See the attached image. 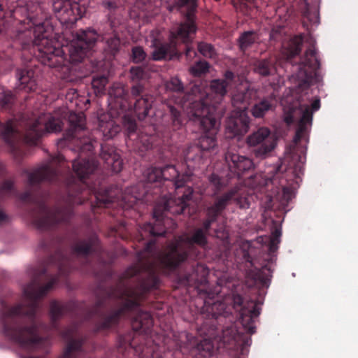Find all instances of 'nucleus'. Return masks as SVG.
I'll use <instances>...</instances> for the list:
<instances>
[{
  "label": "nucleus",
  "mask_w": 358,
  "mask_h": 358,
  "mask_svg": "<svg viewBox=\"0 0 358 358\" xmlns=\"http://www.w3.org/2000/svg\"><path fill=\"white\" fill-rule=\"evenodd\" d=\"M137 255L138 262L129 267L122 275L123 279L136 278V286L124 287L122 289L110 287L105 290L104 296H99L93 308L85 313V320H89L94 315H99L94 328L95 334L109 331L119 324L122 317H129L135 332L148 335L154 320L149 312L140 309L141 301L150 290L158 287L159 270L169 274L185 263V268L179 271L176 277L179 286L199 289L208 282V268L194 262H186L188 252L179 249L176 244L172 245L169 251L161 255L157 261L155 241L150 239L142 250L137 252Z\"/></svg>",
  "instance_id": "nucleus-1"
},
{
  "label": "nucleus",
  "mask_w": 358,
  "mask_h": 358,
  "mask_svg": "<svg viewBox=\"0 0 358 358\" xmlns=\"http://www.w3.org/2000/svg\"><path fill=\"white\" fill-rule=\"evenodd\" d=\"M68 121L69 129L64 137L59 140L58 145L72 146V150L79 153L78 158L75 159L72 163L77 178L70 176L65 180L68 192L66 206L49 208L41 202L33 211L32 224L40 231H52L59 224L68 223L73 215L72 206L85 203V195L90 191L94 192L96 201L91 204L94 212L96 211V208H109L113 203V199L107 192L103 194L97 193L86 182L98 169L99 162L93 156L94 143L96 142L88 135L84 114L70 113Z\"/></svg>",
  "instance_id": "nucleus-2"
},
{
  "label": "nucleus",
  "mask_w": 358,
  "mask_h": 358,
  "mask_svg": "<svg viewBox=\"0 0 358 358\" xmlns=\"http://www.w3.org/2000/svg\"><path fill=\"white\" fill-rule=\"evenodd\" d=\"M70 269L69 258L57 247L54 254L49 257L47 265L36 270L31 282L24 287L27 303L12 307L2 303L0 322L1 333L6 339L27 352L45 345L47 341L38 333L40 324L36 314L39 301L58 282L59 277L66 275Z\"/></svg>",
  "instance_id": "nucleus-3"
},
{
  "label": "nucleus",
  "mask_w": 358,
  "mask_h": 358,
  "mask_svg": "<svg viewBox=\"0 0 358 358\" xmlns=\"http://www.w3.org/2000/svg\"><path fill=\"white\" fill-rule=\"evenodd\" d=\"M229 301V306L225 302L216 301L205 307L211 318L205 321L198 329L199 337L186 331L173 333L172 337L176 350H180L183 355L190 354L195 358H206L213 354V341L219 340L230 349L250 345L251 338L239 331L235 324L232 323L222 329L217 324L229 317L234 310L238 313V320L243 330L247 334H252L255 332V320L260 315L261 303L254 300L245 301L238 294H233Z\"/></svg>",
  "instance_id": "nucleus-4"
},
{
  "label": "nucleus",
  "mask_w": 358,
  "mask_h": 358,
  "mask_svg": "<svg viewBox=\"0 0 358 358\" xmlns=\"http://www.w3.org/2000/svg\"><path fill=\"white\" fill-rule=\"evenodd\" d=\"M20 14L25 16L20 22L31 24L30 27L34 26L32 43L38 60L50 68L57 69L62 79L73 82L76 76L70 63L81 62L91 55L98 34L91 29H80L67 45L61 47L58 41L50 38V29H46L41 22L43 16L38 2L29 1L24 6H17L13 10L14 17Z\"/></svg>",
  "instance_id": "nucleus-5"
},
{
  "label": "nucleus",
  "mask_w": 358,
  "mask_h": 358,
  "mask_svg": "<svg viewBox=\"0 0 358 358\" xmlns=\"http://www.w3.org/2000/svg\"><path fill=\"white\" fill-rule=\"evenodd\" d=\"M236 76L231 71H227L222 79H214L210 82L212 92L215 93L213 102L205 106V103L198 101L203 99V94L201 93V89L195 87L193 92L198 93L196 96H187V100L182 102V106L186 110L189 120L198 125L202 131L201 136L196 144L209 157V152L217 147L216 135L218 131L219 120L223 116L225 110L222 104V99L236 81Z\"/></svg>",
  "instance_id": "nucleus-6"
},
{
  "label": "nucleus",
  "mask_w": 358,
  "mask_h": 358,
  "mask_svg": "<svg viewBox=\"0 0 358 358\" xmlns=\"http://www.w3.org/2000/svg\"><path fill=\"white\" fill-rule=\"evenodd\" d=\"M163 173V180H170L175 190L177 197H171L164 201L163 205H157L153 210V217L155 219L154 224L147 222L140 227L138 233L139 241L148 238L164 236L166 232L164 225L165 213L169 212L173 215H180L185 212L192 199L194 192L192 187L187 182L192 181L194 174L191 171H185L182 174L173 164H166L161 166Z\"/></svg>",
  "instance_id": "nucleus-7"
},
{
  "label": "nucleus",
  "mask_w": 358,
  "mask_h": 358,
  "mask_svg": "<svg viewBox=\"0 0 358 358\" xmlns=\"http://www.w3.org/2000/svg\"><path fill=\"white\" fill-rule=\"evenodd\" d=\"M62 124L60 118L50 114L31 117L22 115L20 121L10 119L6 123L0 122V135L10 148L15 150L20 137L29 145H36L44 134L60 131Z\"/></svg>",
  "instance_id": "nucleus-8"
},
{
  "label": "nucleus",
  "mask_w": 358,
  "mask_h": 358,
  "mask_svg": "<svg viewBox=\"0 0 358 358\" xmlns=\"http://www.w3.org/2000/svg\"><path fill=\"white\" fill-rule=\"evenodd\" d=\"M197 27L194 22L192 13L187 16V20L177 24L170 30L169 41L166 42L161 31L152 30L150 32L151 47L153 48L152 59L155 61L173 59L178 57L180 50L178 45H185V55L191 58L196 55V52L192 46V42L196 32Z\"/></svg>",
  "instance_id": "nucleus-9"
},
{
  "label": "nucleus",
  "mask_w": 358,
  "mask_h": 358,
  "mask_svg": "<svg viewBox=\"0 0 358 358\" xmlns=\"http://www.w3.org/2000/svg\"><path fill=\"white\" fill-rule=\"evenodd\" d=\"M64 157L58 154L52 160L45 165L29 173L26 183V190L19 194L14 187V182L11 180H6L0 185V199L12 195L18 196L23 202H32L34 200V190L38 188L42 182L59 183L63 177L60 174L59 167L64 162Z\"/></svg>",
  "instance_id": "nucleus-10"
},
{
  "label": "nucleus",
  "mask_w": 358,
  "mask_h": 358,
  "mask_svg": "<svg viewBox=\"0 0 358 358\" xmlns=\"http://www.w3.org/2000/svg\"><path fill=\"white\" fill-rule=\"evenodd\" d=\"M320 108V99L317 97L310 107L307 104H301L299 101L293 102L283 108L284 121L287 125H291L299 118L297 129L294 137V143L298 144L302 139L306 138L308 133V127L313 122V112Z\"/></svg>",
  "instance_id": "nucleus-11"
},
{
  "label": "nucleus",
  "mask_w": 358,
  "mask_h": 358,
  "mask_svg": "<svg viewBox=\"0 0 358 358\" xmlns=\"http://www.w3.org/2000/svg\"><path fill=\"white\" fill-rule=\"evenodd\" d=\"M227 196L219 198L215 203H209L205 208L206 217L202 221L200 227L195 228L188 236L185 238V242L189 245H196L205 248L208 245V236L213 223L224 212Z\"/></svg>",
  "instance_id": "nucleus-12"
},
{
  "label": "nucleus",
  "mask_w": 358,
  "mask_h": 358,
  "mask_svg": "<svg viewBox=\"0 0 358 358\" xmlns=\"http://www.w3.org/2000/svg\"><path fill=\"white\" fill-rule=\"evenodd\" d=\"M122 126L127 147L140 153L152 148L155 137L138 128L133 117L124 115L122 118Z\"/></svg>",
  "instance_id": "nucleus-13"
},
{
  "label": "nucleus",
  "mask_w": 358,
  "mask_h": 358,
  "mask_svg": "<svg viewBox=\"0 0 358 358\" xmlns=\"http://www.w3.org/2000/svg\"><path fill=\"white\" fill-rule=\"evenodd\" d=\"M254 156L259 159L266 158L275 148L276 140L267 127H259L250 134L246 139Z\"/></svg>",
  "instance_id": "nucleus-14"
},
{
  "label": "nucleus",
  "mask_w": 358,
  "mask_h": 358,
  "mask_svg": "<svg viewBox=\"0 0 358 358\" xmlns=\"http://www.w3.org/2000/svg\"><path fill=\"white\" fill-rule=\"evenodd\" d=\"M281 174L277 173L272 178L266 182L265 188L269 190L270 187L276 186L275 189L271 193L267 194L262 199V206L266 210L273 208L275 201H279L280 205H286L292 198V191L286 186V180L281 178Z\"/></svg>",
  "instance_id": "nucleus-15"
},
{
  "label": "nucleus",
  "mask_w": 358,
  "mask_h": 358,
  "mask_svg": "<svg viewBox=\"0 0 358 358\" xmlns=\"http://www.w3.org/2000/svg\"><path fill=\"white\" fill-rule=\"evenodd\" d=\"M320 63L313 45L306 51L304 57L298 66L296 77L302 85H310L316 78Z\"/></svg>",
  "instance_id": "nucleus-16"
},
{
  "label": "nucleus",
  "mask_w": 358,
  "mask_h": 358,
  "mask_svg": "<svg viewBox=\"0 0 358 358\" xmlns=\"http://www.w3.org/2000/svg\"><path fill=\"white\" fill-rule=\"evenodd\" d=\"M52 9L62 24H73L82 17L83 8L76 0H52Z\"/></svg>",
  "instance_id": "nucleus-17"
},
{
  "label": "nucleus",
  "mask_w": 358,
  "mask_h": 358,
  "mask_svg": "<svg viewBox=\"0 0 358 358\" xmlns=\"http://www.w3.org/2000/svg\"><path fill=\"white\" fill-rule=\"evenodd\" d=\"M131 94L134 99L133 104L127 103V109L133 111L139 120L145 119L152 108L153 97L145 91L143 85H134L131 89Z\"/></svg>",
  "instance_id": "nucleus-18"
},
{
  "label": "nucleus",
  "mask_w": 358,
  "mask_h": 358,
  "mask_svg": "<svg viewBox=\"0 0 358 358\" xmlns=\"http://www.w3.org/2000/svg\"><path fill=\"white\" fill-rule=\"evenodd\" d=\"M195 87H198L201 89V93L204 94H203V99H202L201 101L199 100V99H196L198 101L201 103H205V106H207L210 104V103L213 102V100L215 96V93L211 92L210 87L209 88H205L203 86L194 85L189 92L187 94H183V90L184 87L180 80H179L177 77L171 78L169 81L166 83V88L167 90L172 91L176 93L180 94L182 95L181 97H179L176 99V103L180 106V107L182 108V110L186 113L185 108H183L182 102L185 100H187V96H196L195 94H198V93L193 92V89Z\"/></svg>",
  "instance_id": "nucleus-19"
},
{
  "label": "nucleus",
  "mask_w": 358,
  "mask_h": 358,
  "mask_svg": "<svg viewBox=\"0 0 358 358\" xmlns=\"http://www.w3.org/2000/svg\"><path fill=\"white\" fill-rule=\"evenodd\" d=\"M72 250L76 255L83 257L90 255L99 257L103 252L101 241L95 233L76 240L72 245Z\"/></svg>",
  "instance_id": "nucleus-20"
},
{
  "label": "nucleus",
  "mask_w": 358,
  "mask_h": 358,
  "mask_svg": "<svg viewBox=\"0 0 358 358\" xmlns=\"http://www.w3.org/2000/svg\"><path fill=\"white\" fill-rule=\"evenodd\" d=\"M250 127V117L246 112H236V115L231 116L226 122V135L227 138L243 136Z\"/></svg>",
  "instance_id": "nucleus-21"
},
{
  "label": "nucleus",
  "mask_w": 358,
  "mask_h": 358,
  "mask_svg": "<svg viewBox=\"0 0 358 358\" xmlns=\"http://www.w3.org/2000/svg\"><path fill=\"white\" fill-rule=\"evenodd\" d=\"M182 157L187 167L186 171L193 173L192 170L203 165L208 157L196 145L192 144L182 151Z\"/></svg>",
  "instance_id": "nucleus-22"
},
{
  "label": "nucleus",
  "mask_w": 358,
  "mask_h": 358,
  "mask_svg": "<svg viewBox=\"0 0 358 358\" xmlns=\"http://www.w3.org/2000/svg\"><path fill=\"white\" fill-rule=\"evenodd\" d=\"M224 159L230 171L238 177H240L242 173L253 166V163L250 159L229 150L225 153Z\"/></svg>",
  "instance_id": "nucleus-23"
},
{
  "label": "nucleus",
  "mask_w": 358,
  "mask_h": 358,
  "mask_svg": "<svg viewBox=\"0 0 358 358\" xmlns=\"http://www.w3.org/2000/svg\"><path fill=\"white\" fill-rule=\"evenodd\" d=\"M255 96L256 92L249 86H239L232 94V106L238 110L237 112H245L248 106Z\"/></svg>",
  "instance_id": "nucleus-24"
},
{
  "label": "nucleus",
  "mask_w": 358,
  "mask_h": 358,
  "mask_svg": "<svg viewBox=\"0 0 358 358\" xmlns=\"http://www.w3.org/2000/svg\"><path fill=\"white\" fill-rule=\"evenodd\" d=\"M100 157L113 172L119 173L122 170V161L114 146L108 143L101 144Z\"/></svg>",
  "instance_id": "nucleus-25"
},
{
  "label": "nucleus",
  "mask_w": 358,
  "mask_h": 358,
  "mask_svg": "<svg viewBox=\"0 0 358 358\" xmlns=\"http://www.w3.org/2000/svg\"><path fill=\"white\" fill-rule=\"evenodd\" d=\"M76 305L73 303H60L57 301H51L50 304V317L51 327L55 330H58V320L64 315L71 313L73 314Z\"/></svg>",
  "instance_id": "nucleus-26"
},
{
  "label": "nucleus",
  "mask_w": 358,
  "mask_h": 358,
  "mask_svg": "<svg viewBox=\"0 0 358 358\" xmlns=\"http://www.w3.org/2000/svg\"><path fill=\"white\" fill-rule=\"evenodd\" d=\"M108 96L110 104L119 107L121 113L127 110V93L122 84H113L108 90Z\"/></svg>",
  "instance_id": "nucleus-27"
},
{
  "label": "nucleus",
  "mask_w": 358,
  "mask_h": 358,
  "mask_svg": "<svg viewBox=\"0 0 358 358\" xmlns=\"http://www.w3.org/2000/svg\"><path fill=\"white\" fill-rule=\"evenodd\" d=\"M277 101L275 94L272 93L255 103L251 108V113L255 118H262L266 115L268 111L275 109Z\"/></svg>",
  "instance_id": "nucleus-28"
},
{
  "label": "nucleus",
  "mask_w": 358,
  "mask_h": 358,
  "mask_svg": "<svg viewBox=\"0 0 358 358\" xmlns=\"http://www.w3.org/2000/svg\"><path fill=\"white\" fill-rule=\"evenodd\" d=\"M17 78L19 82L18 89L27 92H34L36 89V80L34 70L22 69L17 71Z\"/></svg>",
  "instance_id": "nucleus-29"
},
{
  "label": "nucleus",
  "mask_w": 358,
  "mask_h": 358,
  "mask_svg": "<svg viewBox=\"0 0 358 358\" xmlns=\"http://www.w3.org/2000/svg\"><path fill=\"white\" fill-rule=\"evenodd\" d=\"M227 196L226 201V206L224 208V210L226 209L228 205L234 201L240 208H248L250 203L246 197L239 196L238 189L236 187L231 188L228 191L224 192L220 196L215 197V199L212 203H215L219 198Z\"/></svg>",
  "instance_id": "nucleus-30"
},
{
  "label": "nucleus",
  "mask_w": 358,
  "mask_h": 358,
  "mask_svg": "<svg viewBox=\"0 0 358 358\" xmlns=\"http://www.w3.org/2000/svg\"><path fill=\"white\" fill-rule=\"evenodd\" d=\"M254 71L261 76H268L276 73V66L273 59H259L254 63Z\"/></svg>",
  "instance_id": "nucleus-31"
},
{
  "label": "nucleus",
  "mask_w": 358,
  "mask_h": 358,
  "mask_svg": "<svg viewBox=\"0 0 358 358\" xmlns=\"http://www.w3.org/2000/svg\"><path fill=\"white\" fill-rule=\"evenodd\" d=\"M163 173L161 166H150L143 173V177L147 184L153 185L154 187H158L162 183Z\"/></svg>",
  "instance_id": "nucleus-32"
},
{
  "label": "nucleus",
  "mask_w": 358,
  "mask_h": 358,
  "mask_svg": "<svg viewBox=\"0 0 358 358\" xmlns=\"http://www.w3.org/2000/svg\"><path fill=\"white\" fill-rule=\"evenodd\" d=\"M99 129L106 139H110L115 137L121 131V127L116 124L113 120L103 122L101 119L99 121Z\"/></svg>",
  "instance_id": "nucleus-33"
},
{
  "label": "nucleus",
  "mask_w": 358,
  "mask_h": 358,
  "mask_svg": "<svg viewBox=\"0 0 358 358\" xmlns=\"http://www.w3.org/2000/svg\"><path fill=\"white\" fill-rule=\"evenodd\" d=\"M103 40L106 43V45L104 47L105 52L113 57L115 56L121 47V43L119 36L116 34L105 35L103 36Z\"/></svg>",
  "instance_id": "nucleus-34"
},
{
  "label": "nucleus",
  "mask_w": 358,
  "mask_h": 358,
  "mask_svg": "<svg viewBox=\"0 0 358 358\" xmlns=\"http://www.w3.org/2000/svg\"><path fill=\"white\" fill-rule=\"evenodd\" d=\"M303 41L302 35L295 36L289 41L287 49V59L288 61H291L293 57L300 54Z\"/></svg>",
  "instance_id": "nucleus-35"
},
{
  "label": "nucleus",
  "mask_w": 358,
  "mask_h": 358,
  "mask_svg": "<svg viewBox=\"0 0 358 358\" xmlns=\"http://www.w3.org/2000/svg\"><path fill=\"white\" fill-rule=\"evenodd\" d=\"M259 40V36L255 31H244L239 36L238 43L239 47L241 51L245 52L248 49L252 44L256 43Z\"/></svg>",
  "instance_id": "nucleus-36"
},
{
  "label": "nucleus",
  "mask_w": 358,
  "mask_h": 358,
  "mask_svg": "<svg viewBox=\"0 0 358 358\" xmlns=\"http://www.w3.org/2000/svg\"><path fill=\"white\" fill-rule=\"evenodd\" d=\"M237 10L243 15H250L257 7L256 0H231Z\"/></svg>",
  "instance_id": "nucleus-37"
},
{
  "label": "nucleus",
  "mask_w": 358,
  "mask_h": 358,
  "mask_svg": "<svg viewBox=\"0 0 358 358\" xmlns=\"http://www.w3.org/2000/svg\"><path fill=\"white\" fill-rule=\"evenodd\" d=\"M170 126L173 131H177L182 128L185 119L180 111L174 106H169Z\"/></svg>",
  "instance_id": "nucleus-38"
},
{
  "label": "nucleus",
  "mask_w": 358,
  "mask_h": 358,
  "mask_svg": "<svg viewBox=\"0 0 358 358\" xmlns=\"http://www.w3.org/2000/svg\"><path fill=\"white\" fill-rule=\"evenodd\" d=\"M208 181L212 186L213 194L211 196L215 199V197L221 195L220 193L225 187V184L223 180L215 173H212L208 176Z\"/></svg>",
  "instance_id": "nucleus-39"
},
{
  "label": "nucleus",
  "mask_w": 358,
  "mask_h": 358,
  "mask_svg": "<svg viewBox=\"0 0 358 358\" xmlns=\"http://www.w3.org/2000/svg\"><path fill=\"white\" fill-rule=\"evenodd\" d=\"M265 271H267L268 273L271 272V267L268 264H266L261 269L255 268V271L252 275L255 282H259L263 286L268 287L269 278L268 275L264 273Z\"/></svg>",
  "instance_id": "nucleus-40"
},
{
  "label": "nucleus",
  "mask_w": 358,
  "mask_h": 358,
  "mask_svg": "<svg viewBox=\"0 0 358 358\" xmlns=\"http://www.w3.org/2000/svg\"><path fill=\"white\" fill-rule=\"evenodd\" d=\"M198 51L204 57L209 59H215L217 57V52L214 46L206 42H199L197 45Z\"/></svg>",
  "instance_id": "nucleus-41"
},
{
  "label": "nucleus",
  "mask_w": 358,
  "mask_h": 358,
  "mask_svg": "<svg viewBox=\"0 0 358 358\" xmlns=\"http://www.w3.org/2000/svg\"><path fill=\"white\" fill-rule=\"evenodd\" d=\"M108 83V78L101 76L97 78H94L92 80V86L94 90V93L96 95H101L104 93L106 90V85Z\"/></svg>",
  "instance_id": "nucleus-42"
},
{
  "label": "nucleus",
  "mask_w": 358,
  "mask_h": 358,
  "mask_svg": "<svg viewBox=\"0 0 358 358\" xmlns=\"http://www.w3.org/2000/svg\"><path fill=\"white\" fill-rule=\"evenodd\" d=\"M210 65L204 60H199L189 68L190 73L194 76H201L208 71Z\"/></svg>",
  "instance_id": "nucleus-43"
},
{
  "label": "nucleus",
  "mask_w": 358,
  "mask_h": 358,
  "mask_svg": "<svg viewBox=\"0 0 358 358\" xmlns=\"http://www.w3.org/2000/svg\"><path fill=\"white\" fill-rule=\"evenodd\" d=\"M302 15L311 23H316L318 21V12L307 2L304 3V7L302 10Z\"/></svg>",
  "instance_id": "nucleus-44"
},
{
  "label": "nucleus",
  "mask_w": 358,
  "mask_h": 358,
  "mask_svg": "<svg viewBox=\"0 0 358 358\" xmlns=\"http://www.w3.org/2000/svg\"><path fill=\"white\" fill-rule=\"evenodd\" d=\"M281 235V229L275 227L271 232V236L268 245V250L270 252H275L278 250V245L280 243V238Z\"/></svg>",
  "instance_id": "nucleus-45"
},
{
  "label": "nucleus",
  "mask_w": 358,
  "mask_h": 358,
  "mask_svg": "<svg viewBox=\"0 0 358 358\" xmlns=\"http://www.w3.org/2000/svg\"><path fill=\"white\" fill-rule=\"evenodd\" d=\"M133 334L128 333L123 335H120L118 337V348L120 350H127L128 348H134L133 345Z\"/></svg>",
  "instance_id": "nucleus-46"
},
{
  "label": "nucleus",
  "mask_w": 358,
  "mask_h": 358,
  "mask_svg": "<svg viewBox=\"0 0 358 358\" xmlns=\"http://www.w3.org/2000/svg\"><path fill=\"white\" fill-rule=\"evenodd\" d=\"M130 77L135 85L141 84V81L145 78L146 73L141 66H133L130 69Z\"/></svg>",
  "instance_id": "nucleus-47"
},
{
  "label": "nucleus",
  "mask_w": 358,
  "mask_h": 358,
  "mask_svg": "<svg viewBox=\"0 0 358 358\" xmlns=\"http://www.w3.org/2000/svg\"><path fill=\"white\" fill-rule=\"evenodd\" d=\"M146 57V53L141 46H135L131 50V59L134 63L143 62Z\"/></svg>",
  "instance_id": "nucleus-48"
},
{
  "label": "nucleus",
  "mask_w": 358,
  "mask_h": 358,
  "mask_svg": "<svg viewBox=\"0 0 358 358\" xmlns=\"http://www.w3.org/2000/svg\"><path fill=\"white\" fill-rule=\"evenodd\" d=\"M112 235L119 236L122 239H127L129 238V231L124 222H121L118 227H114L111 231Z\"/></svg>",
  "instance_id": "nucleus-49"
},
{
  "label": "nucleus",
  "mask_w": 358,
  "mask_h": 358,
  "mask_svg": "<svg viewBox=\"0 0 358 358\" xmlns=\"http://www.w3.org/2000/svg\"><path fill=\"white\" fill-rule=\"evenodd\" d=\"M15 100V96L11 92H6L0 98V104L5 108H11Z\"/></svg>",
  "instance_id": "nucleus-50"
},
{
  "label": "nucleus",
  "mask_w": 358,
  "mask_h": 358,
  "mask_svg": "<svg viewBox=\"0 0 358 358\" xmlns=\"http://www.w3.org/2000/svg\"><path fill=\"white\" fill-rule=\"evenodd\" d=\"M174 2L177 6V10H179L181 8L187 6L189 3H191V8L187 12L185 15V20L184 22L187 20V16L189 13H192L194 18V22H195V16L194 14V7L196 6V2L192 4V0H175ZM196 24V23H194Z\"/></svg>",
  "instance_id": "nucleus-51"
},
{
  "label": "nucleus",
  "mask_w": 358,
  "mask_h": 358,
  "mask_svg": "<svg viewBox=\"0 0 358 358\" xmlns=\"http://www.w3.org/2000/svg\"><path fill=\"white\" fill-rule=\"evenodd\" d=\"M57 241L54 239L50 241L42 240L39 243V248L44 251H49L52 245H55Z\"/></svg>",
  "instance_id": "nucleus-52"
},
{
  "label": "nucleus",
  "mask_w": 358,
  "mask_h": 358,
  "mask_svg": "<svg viewBox=\"0 0 358 358\" xmlns=\"http://www.w3.org/2000/svg\"><path fill=\"white\" fill-rule=\"evenodd\" d=\"M282 31L281 27H274L271 29L270 37L273 40H276L278 36L280 35Z\"/></svg>",
  "instance_id": "nucleus-53"
},
{
  "label": "nucleus",
  "mask_w": 358,
  "mask_h": 358,
  "mask_svg": "<svg viewBox=\"0 0 358 358\" xmlns=\"http://www.w3.org/2000/svg\"><path fill=\"white\" fill-rule=\"evenodd\" d=\"M136 200H137L136 196H131L129 201V204L127 205V208L132 207L134 206V204L136 203Z\"/></svg>",
  "instance_id": "nucleus-54"
},
{
  "label": "nucleus",
  "mask_w": 358,
  "mask_h": 358,
  "mask_svg": "<svg viewBox=\"0 0 358 358\" xmlns=\"http://www.w3.org/2000/svg\"><path fill=\"white\" fill-rule=\"evenodd\" d=\"M7 220L6 215L1 210H0V224L6 222Z\"/></svg>",
  "instance_id": "nucleus-55"
},
{
  "label": "nucleus",
  "mask_w": 358,
  "mask_h": 358,
  "mask_svg": "<svg viewBox=\"0 0 358 358\" xmlns=\"http://www.w3.org/2000/svg\"><path fill=\"white\" fill-rule=\"evenodd\" d=\"M167 8L170 12H173L175 9H177V6L174 2L172 5H169Z\"/></svg>",
  "instance_id": "nucleus-56"
},
{
  "label": "nucleus",
  "mask_w": 358,
  "mask_h": 358,
  "mask_svg": "<svg viewBox=\"0 0 358 358\" xmlns=\"http://www.w3.org/2000/svg\"><path fill=\"white\" fill-rule=\"evenodd\" d=\"M106 6L108 8H115V3L112 2V1H108L106 3Z\"/></svg>",
  "instance_id": "nucleus-57"
},
{
  "label": "nucleus",
  "mask_w": 358,
  "mask_h": 358,
  "mask_svg": "<svg viewBox=\"0 0 358 358\" xmlns=\"http://www.w3.org/2000/svg\"><path fill=\"white\" fill-rule=\"evenodd\" d=\"M245 257L246 259V261L250 262L251 266H253V263L252 262L251 257L247 254V255H245Z\"/></svg>",
  "instance_id": "nucleus-58"
},
{
  "label": "nucleus",
  "mask_w": 358,
  "mask_h": 358,
  "mask_svg": "<svg viewBox=\"0 0 358 358\" xmlns=\"http://www.w3.org/2000/svg\"><path fill=\"white\" fill-rule=\"evenodd\" d=\"M144 356H145V355H144V352L143 351V352L139 355V357H140V358H144Z\"/></svg>",
  "instance_id": "nucleus-59"
},
{
  "label": "nucleus",
  "mask_w": 358,
  "mask_h": 358,
  "mask_svg": "<svg viewBox=\"0 0 358 358\" xmlns=\"http://www.w3.org/2000/svg\"><path fill=\"white\" fill-rule=\"evenodd\" d=\"M3 10V6L2 4L0 3V11H2Z\"/></svg>",
  "instance_id": "nucleus-60"
},
{
  "label": "nucleus",
  "mask_w": 358,
  "mask_h": 358,
  "mask_svg": "<svg viewBox=\"0 0 358 358\" xmlns=\"http://www.w3.org/2000/svg\"><path fill=\"white\" fill-rule=\"evenodd\" d=\"M148 129H149V130H151V129H152V130H154V129H153V127H149Z\"/></svg>",
  "instance_id": "nucleus-61"
},
{
  "label": "nucleus",
  "mask_w": 358,
  "mask_h": 358,
  "mask_svg": "<svg viewBox=\"0 0 358 358\" xmlns=\"http://www.w3.org/2000/svg\"><path fill=\"white\" fill-rule=\"evenodd\" d=\"M196 1V0H192V4L194 3Z\"/></svg>",
  "instance_id": "nucleus-62"
},
{
  "label": "nucleus",
  "mask_w": 358,
  "mask_h": 358,
  "mask_svg": "<svg viewBox=\"0 0 358 358\" xmlns=\"http://www.w3.org/2000/svg\"><path fill=\"white\" fill-rule=\"evenodd\" d=\"M1 170V164H0V171Z\"/></svg>",
  "instance_id": "nucleus-63"
}]
</instances>
